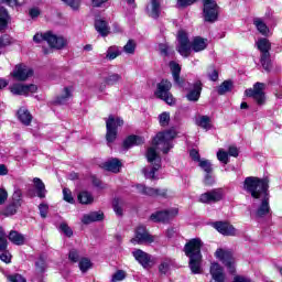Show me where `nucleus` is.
<instances>
[{
	"label": "nucleus",
	"instance_id": "f257e3e1",
	"mask_svg": "<svg viewBox=\"0 0 282 282\" xmlns=\"http://www.w3.org/2000/svg\"><path fill=\"white\" fill-rule=\"evenodd\" d=\"M177 138V132L174 129L159 132L152 141V147L147 151V160L150 164H153L152 167H144L143 175L147 180H155V172L160 171L162 167V158L158 151L163 153H169L173 149V140Z\"/></svg>",
	"mask_w": 282,
	"mask_h": 282
},
{
	"label": "nucleus",
	"instance_id": "f03ea898",
	"mask_svg": "<svg viewBox=\"0 0 282 282\" xmlns=\"http://www.w3.org/2000/svg\"><path fill=\"white\" fill-rule=\"evenodd\" d=\"M270 181L268 178H259L254 176H249L243 182V188L247 193H250L253 197V215L261 219L265 215L270 214Z\"/></svg>",
	"mask_w": 282,
	"mask_h": 282
},
{
	"label": "nucleus",
	"instance_id": "7ed1b4c3",
	"mask_svg": "<svg viewBox=\"0 0 282 282\" xmlns=\"http://www.w3.org/2000/svg\"><path fill=\"white\" fill-rule=\"evenodd\" d=\"M206 47H208V40L197 36L191 44L188 34L182 30L178 31L176 50L181 56L187 58V56H191V50L194 52H204Z\"/></svg>",
	"mask_w": 282,
	"mask_h": 282
},
{
	"label": "nucleus",
	"instance_id": "20e7f679",
	"mask_svg": "<svg viewBox=\"0 0 282 282\" xmlns=\"http://www.w3.org/2000/svg\"><path fill=\"white\" fill-rule=\"evenodd\" d=\"M33 41L34 43L46 41L50 47H53L54 50H63V47L67 45V39L53 34L52 31H48L44 34H35L33 36Z\"/></svg>",
	"mask_w": 282,
	"mask_h": 282
},
{
	"label": "nucleus",
	"instance_id": "39448f33",
	"mask_svg": "<svg viewBox=\"0 0 282 282\" xmlns=\"http://www.w3.org/2000/svg\"><path fill=\"white\" fill-rule=\"evenodd\" d=\"M256 45L259 52H261L260 63L263 69H265V72H270V50H272V44L270 43V40L261 37L256 42Z\"/></svg>",
	"mask_w": 282,
	"mask_h": 282
},
{
	"label": "nucleus",
	"instance_id": "423d86ee",
	"mask_svg": "<svg viewBox=\"0 0 282 282\" xmlns=\"http://www.w3.org/2000/svg\"><path fill=\"white\" fill-rule=\"evenodd\" d=\"M124 124V120L120 117L109 116L106 120V140L108 144L116 142V138H118V127H122Z\"/></svg>",
	"mask_w": 282,
	"mask_h": 282
},
{
	"label": "nucleus",
	"instance_id": "0eeeda50",
	"mask_svg": "<svg viewBox=\"0 0 282 282\" xmlns=\"http://www.w3.org/2000/svg\"><path fill=\"white\" fill-rule=\"evenodd\" d=\"M171 87H173V84H171V82L167 79H162L156 86V98L164 100L166 105H175V97H173V94H171Z\"/></svg>",
	"mask_w": 282,
	"mask_h": 282
},
{
	"label": "nucleus",
	"instance_id": "6e6552de",
	"mask_svg": "<svg viewBox=\"0 0 282 282\" xmlns=\"http://www.w3.org/2000/svg\"><path fill=\"white\" fill-rule=\"evenodd\" d=\"M177 215H180V209L177 207H171L169 209L153 213L150 216V219L155 224H169V221H173Z\"/></svg>",
	"mask_w": 282,
	"mask_h": 282
},
{
	"label": "nucleus",
	"instance_id": "1a4fd4ad",
	"mask_svg": "<svg viewBox=\"0 0 282 282\" xmlns=\"http://www.w3.org/2000/svg\"><path fill=\"white\" fill-rule=\"evenodd\" d=\"M203 17L207 23H215L219 17V6L215 0H203Z\"/></svg>",
	"mask_w": 282,
	"mask_h": 282
},
{
	"label": "nucleus",
	"instance_id": "9d476101",
	"mask_svg": "<svg viewBox=\"0 0 282 282\" xmlns=\"http://www.w3.org/2000/svg\"><path fill=\"white\" fill-rule=\"evenodd\" d=\"M158 241V236H151V234L147 232V227L139 226L137 227L134 238L131 239V243H138L142 246V243H154Z\"/></svg>",
	"mask_w": 282,
	"mask_h": 282
},
{
	"label": "nucleus",
	"instance_id": "9b49d317",
	"mask_svg": "<svg viewBox=\"0 0 282 282\" xmlns=\"http://www.w3.org/2000/svg\"><path fill=\"white\" fill-rule=\"evenodd\" d=\"M202 246H204V242H202L199 238L188 240L184 247L185 256L188 257V259L202 257Z\"/></svg>",
	"mask_w": 282,
	"mask_h": 282
},
{
	"label": "nucleus",
	"instance_id": "f8f14e48",
	"mask_svg": "<svg viewBox=\"0 0 282 282\" xmlns=\"http://www.w3.org/2000/svg\"><path fill=\"white\" fill-rule=\"evenodd\" d=\"M264 89H265V84L256 83L253 85V88L246 90V95L249 98H253L257 105H265V93H263Z\"/></svg>",
	"mask_w": 282,
	"mask_h": 282
},
{
	"label": "nucleus",
	"instance_id": "ddd939ff",
	"mask_svg": "<svg viewBox=\"0 0 282 282\" xmlns=\"http://www.w3.org/2000/svg\"><path fill=\"white\" fill-rule=\"evenodd\" d=\"M224 199V188H214L199 196L200 204H217Z\"/></svg>",
	"mask_w": 282,
	"mask_h": 282
},
{
	"label": "nucleus",
	"instance_id": "4468645a",
	"mask_svg": "<svg viewBox=\"0 0 282 282\" xmlns=\"http://www.w3.org/2000/svg\"><path fill=\"white\" fill-rule=\"evenodd\" d=\"M216 259H219L226 265L228 271L234 274L235 272V258L232 257V251L226 249H218L216 251Z\"/></svg>",
	"mask_w": 282,
	"mask_h": 282
},
{
	"label": "nucleus",
	"instance_id": "2eb2a0df",
	"mask_svg": "<svg viewBox=\"0 0 282 282\" xmlns=\"http://www.w3.org/2000/svg\"><path fill=\"white\" fill-rule=\"evenodd\" d=\"M39 87L34 84L31 85H22V84H13L10 86V91L14 96H30V94H36Z\"/></svg>",
	"mask_w": 282,
	"mask_h": 282
},
{
	"label": "nucleus",
	"instance_id": "dca6fc26",
	"mask_svg": "<svg viewBox=\"0 0 282 282\" xmlns=\"http://www.w3.org/2000/svg\"><path fill=\"white\" fill-rule=\"evenodd\" d=\"M33 74L34 70H32V68H30L28 65L18 64L11 73V76L15 78V80L24 82L25 79L32 77Z\"/></svg>",
	"mask_w": 282,
	"mask_h": 282
},
{
	"label": "nucleus",
	"instance_id": "f3484780",
	"mask_svg": "<svg viewBox=\"0 0 282 282\" xmlns=\"http://www.w3.org/2000/svg\"><path fill=\"white\" fill-rule=\"evenodd\" d=\"M132 257L144 268L145 270L148 268H151L153 265V257L151 254L144 252L141 249H135L132 251Z\"/></svg>",
	"mask_w": 282,
	"mask_h": 282
},
{
	"label": "nucleus",
	"instance_id": "a211bd4d",
	"mask_svg": "<svg viewBox=\"0 0 282 282\" xmlns=\"http://www.w3.org/2000/svg\"><path fill=\"white\" fill-rule=\"evenodd\" d=\"M214 228L225 237H237V235H239L237 228H235L230 223L217 221L214 224Z\"/></svg>",
	"mask_w": 282,
	"mask_h": 282
},
{
	"label": "nucleus",
	"instance_id": "6ab92c4d",
	"mask_svg": "<svg viewBox=\"0 0 282 282\" xmlns=\"http://www.w3.org/2000/svg\"><path fill=\"white\" fill-rule=\"evenodd\" d=\"M137 188L139 193L148 195L149 197H166V189H155L153 187H147L144 185H138Z\"/></svg>",
	"mask_w": 282,
	"mask_h": 282
},
{
	"label": "nucleus",
	"instance_id": "aec40b11",
	"mask_svg": "<svg viewBox=\"0 0 282 282\" xmlns=\"http://www.w3.org/2000/svg\"><path fill=\"white\" fill-rule=\"evenodd\" d=\"M210 274L215 282H226V275L224 274V268L217 262H213L210 265Z\"/></svg>",
	"mask_w": 282,
	"mask_h": 282
},
{
	"label": "nucleus",
	"instance_id": "412c9836",
	"mask_svg": "<svg viewBox=\"0 0 282 282\" xmlns=\"http://www.w3.org/2000/svg\"><path fill=\"white\" fill-rule=\"evenodd\" d=\"M147 10L149 17H151L152 19H159L160 12H162L160 0H150Z\"/></svg>",
	"mask_w": 282,
	"mask_h": 282
},
{
	"label": "nucleus",
	"instance_id": "4be33fe9",
	"mask_svg": "<svg viewBox=\"0 0 282 282\" xmlns=\"http://www.w3.org/2000/svg\"><path fill=\"white\" fill-rule=\"evenodd\" d=\"M202 96V82H195L193 89L186 95L187 100L191 102H197Z\"/></svg>",
	"mask_w": 282,
	"mask_h": 282
},
{
	"label": "nucleus",
	"instance_id": "5701e85b",
	"mask_svg": "<svg viewBox=\"0 0 282 282\" xmlns=\"http://www.w3.org/2000/svg\"><path fill=\"white\" fill-rule=\"evenodd\" d=\"M169 67H170L171 72H172V76H173L174 83L176 85H178V87H182V83L183 82L180 78V74H182V66H180L177 64V62L172 61V62H170Z\"/></svg>",
	"mask_w": 282,
	"mask_h": 282
},
{
	"label": "nucleus",
	"instance_id": "b1692460",
	"mask_svg": "<svg viewBox=\"0 0 282 282\" xmlns=\"http://www.w3.org/2000/svg\"><path fill=\"white\" fill-rule=\"evenodd\" d=\"M33 184H34V188L36 191L37 197H40V199H45V197L47 195V189L45 188V183H43V181L41 178L34 177Z\"/></svg>",
	"mask_w": 282,
	"mask_h": 282
},
{
	"label": "nucleus",
	"instance_id": "393cba45",
	"mask_svg": "<svg viewBox=\"0 0 282 282\" xmlns=\"http://www.w3.org/2000/svg\"><path fill=\"white\" fill-rule=\"evenodd\" d=\"M140 144H144V137L130 135L123 141L124 149H131V147H140Z\"/></svg>",
	"mask_w": 282,
	"mask_h": 282
},
{
	"label": "nucleus",
	"instance_id": "a878e982",
	"mask_svg": "<svg viewBox=\"0 0 282 282\" xmlns=\"http://www.w3.org/2000/svg\"><path fill=\"white\" fill-rule=\"evenodd\" d=\"M105 219V214L102 212H93L90 214L84 215L82 221L83 224H93V221H102Z\"/></svg>",
	"mask_w": 282,
	"mask_h": 282
},
{
	"label": "nucleus",
	"instance_id": "bb28decb",
	"mask_svg": "<svg viewBox=\"0 0 282 282\" xmlns=\"http://www.w3.org/2000/svg\"><path fill=\"white\" fill-rule=\"evenodd\" d=\"M195 124L200 127V129H205V131L213 129V120L208 116H198L195 120Z\"/></svg>",
	"mask_w": 282,
	"mask_h": 282
},
{
	"label": "nucleus",
	"instance_id": "cd10ccee",
	"mask_svg": "<svg viewBox=\"0 0 282 282\" xmlns=\"http://www.w3.org/2000/svg\"><path fill=\"white\" fill-rule=\"evenodd\" d=\"M189 269L192 274H202V256L189 258Z\"/></svg>",
	"mask_w": 282,
	"mask_h": 282
},
{
	"label": "nucleus",
	"instance_id": "c85d7f7f",
	"mask_svg": "<svg viewBox=\"0 0 282 282\" xmlns=\"http://www.w3.org/2000/svg\"><path fill=\"white\" fill-rule=\"evenodd\" d=\"M122 164L118 159H112L104 164V169L106 171H110L111 173H120V169Z\"/></svg>",
	"mask_w": 282,
	"mask_h": 282
},
{
	"label": "nucleus",
	"instance_id": "c756f323",
	"mask_svg": "<svg viewBox=\"0 0 282 282\" xmlns=\"http://www.w3.org/2000/svg\"><path fill=\"white\" fill-rule=\"evenodd\" d=\"M18 118L22 124H25L29 127V124L32 122V113H30V110L25 108H20L18 111Z\"/></svg>",
	"mask_w": 282,
	"mask_h": 282
},
{
	"label": "nucleus",
	"instance_id": "7c9ffc66",
	"mask_svg": "<svg viewBox=\"0 0 282 282\" xmlns=\"http://www.w3.org/2000/svg\"><path fill=\"white\" fill-rule=\"evenodd\" d=\"M253 25L257 28L258 32L262 34V36H268L270 34V29L268 24L261 20V18H256L253 20Z\"/></svg>",
	"mask_w": 282,
	"mask_h": 282
},
{
	"label": "nucleus",
	"instance_id": "2f4dec72",
	"mask_svg": "<svg viewBox=\"0 0 282 282\" xmlns=\"http://www.w3.org/2000/svg\"><path fill=\"white\" fill-rule=\"evenodd\" d=\"M9 240L15 246H23V243H25V236L19 234V231L12 230L9 234Z\"/></svg>",
	"mask_w": 282,
	"mask_h": 282
},
{
	"label": "nucleus",
	"instance_id": "473e14b6",
	"mask_svg": "<svg viewBox=\"0 0 282 282\" xmlns=\"http://www.w3.org/2000/svg\"><path fill=\"white\" fill-rule=\"evenodd\" d=\"M96 31L102 36H107L109 34V25L105 20H96L95 21Z\"/></svg>",
	"mask_w": 282,
	"mask_h": 282
},
{
	"label": "nucleus",
	"instance_id": "72a5a7b5",
	"mask_svg": "<svg viewBox=\"0 0 282 282\" xmlns=\"http://www.w3.org/2000/svg\"><path fill=\"white\" fill-rule=\"evenodd\" d=\"M72 98V88L65 87L61 96L55 100L56 105H65Z\"/></svg>",
	"mask_w": 282,
	"mask_h": 282
},
{
	"label": "nucleus",
	"instance_id": "f704fd0d",
	"mask_svg": "<svg viewBox=\"0 0 282 282\" xmlns=\"http://www.w3.org/2000/svg\"><path fill=\"white\" fill-rule=\"evenodd\" d=\"M77 199L79 204L89 205L94 204V195L87 191H83L78 194Z\"/></svg>",
	"mask_w": 282,
	"mask_h": 282
},
{
	"label": "nucleus",
	"instance_id": "c9c22d12",
	"mask_svg": "<svg viewBox=\"0 0 282 282\" xmlns=\"http://www.w3.org/2000/svg\"><path fill=\"white\" fill-rule=\"evenodd\" d=\"M78 268H79L80 272H83V274H85V272H87L88 270H91V268H94V263L91 262V259L84 257V258H80V260L78 262Z\"/></svg>",
	"mask_w": 282,
	"mask_h": 282
},
{
	"label": "nucleus",
	"instance_id": "e433bc0d",
	"mask_svg": "<svg viewBox=\"0 0 282 282\" xmlns=\"http://www.w3.org/2000/svg\"><path fill=\"white\" fill-rule=\"evenodd\" d=\"M122 80V75L117 74V73H111L105 78L106 85L109 87H113V85H118Z\"/></svg>",
	"mask_w": 282,
	"mask_h": 282
},
{
	"label": "nucleus",
	"instance_id": "4c0bfd02",
	"mask_svg": "<svg viewBox=\"0 0 282 282\" xmlns=\"http://www.w3.org/2000/svg\"><path fill=\"white\" fill-rule=\"evenodd\" d=\"M8 21H10V15L6 8L0 7V30H6L8 28Z\"/></svg>",
	"mask_w": 282,
	"mask_h": 282
},
{
	"label": "nucleus",
	"instance_id": "58836bf2",
	"mask_svg": "<svg viewBox=\"0 0 282 282\" xmlns=\"http://www.w3.org/2000/svg\"><path fill=\"white\" fill-rule=\"evenodd\" d=\"M138 47V44L135 43L134 40H129L126 45L123 46L122 51L124 54L128 56H133L135 54V48Z\"/></svg>",
	"mask_w": 282,
	"mask_h": 282
},
{
	"label": "nucleus",
	"instance_id": "ea45409f",
	"mask_svg": "<svg viewBox=\"0 0 282 282\" xmlns=\"http://www.w3.org/2000/svg\"><path fill=\"white\" fill-rule=\"evenodd\" d=\"M171 265H173L172 259L170 258L163 259L161 264L159 265L160 274H169V270H171Z\"/></svg>",
	"mask_w": 282,
	"mask_h": 282
},
{
	"label": "nucleus",
	"instance_id": "a19ab883",
	"mask_svg": "<svg viewBox=\"0 0 282 282\" xmlns=\"http://www.w3.org/2000/svg\"><path fill=\"white\" fill-rule=\"evenodd\" d=\"M20 206L21 205L14 202L9 204L3 212L4 217H12V215H17V210H19Z\"/></svg>",
	"mask_w": 282,
	"mask_h": 282
},
{
	"label": "nucleus",
	"instance_id": "79ce46f5",
	"mask_svg": "<svg viewBox=\"0 0 282 282\" xmlns=\"http://www.w3.org/2000/svg\"><path fill=\"white\" fill-rule=\"evenodd\" d=\"M122 54V51L118 46H110L107 51L106 58L109 61H115V58H118Z\"/></svg>",
	"mask_w": 282,
	"mask_h": 282
},
{
	"label": "nucleus",
	"instance_id": "37998d69",
	"mask_svg": "<svg viewBox=\"0 0 282 282\" xmlns=\"http://www.w3.org/2000/svg\"><path fill=\"white\" fill-rule=\"evenodd\" d=\"M12 202L18 204V206H22L23 204V192L19 187H14V192L12 195Z\"/></svg>",
	"mask_w": 282,
	"mask_h": 282
},
{
	"label": "nucleus",
	"instance_id": "c03bdc74",
	"mask_svg": "<svg viewBox=\"0 0 282 282\" xmlns=\"http://www.w3.org/2000/svg\"><path fill=\"white\" fill-rule=\"evenodd\" d=\"M228 91H232V83L230 80H225L218 87V94H219V96H224V94H228Z\"/></svg>",
	"mask_w": 282,
	"mask_h": 282
},
{
	"label": "nucleus",
	"instance_id": "a18cd8bd",
	"mask_svg": "<svg viewBox=\"0 0 282 282\" xmlns=\"http://www.w3.org/2000/svg\"><path fill=\"white\" fill-rule=\"evenodd\" d=\"M159 122H160L161 127H169V123L171 122V113L162 112L159 116Z\"/></svg>",
	"mask_w": 282,
	"mask_h": 282
},
{
	"label": "nucleus",
	"instance_id": "49530a36",
	"mask_svg": "<svg viewBox=\"0 0 282 282\" xmlns=\"http://www.w3.org/2000/svg\"><path fill=\"white\" fill-rule=\"evenodd\" d=\"M68 259L70 263H79L80 262V253L76 249H72L68 252Z\"/></svg>",
	"mask_w": 282,
	"mask_h": 282
},
{
	"label": "nucleus",
	"instance_id": "de8ad7c7",
	"mask_svg": "<svg viewBox=\"0 0 282 282\" xmlns=\"http://www.w3.org/2000/svg\"><path fill=\"white\" fill-rule=\"evenodd\" d=\"M8 248V235L3 230V227L0 226V250Z\"/></svg>",
	"mask_w": 282,
	"mask_h": 282
},
{
	"label": "nucleus",
	"instance_id": "09e8293b",
	"mask_svg": "<svg viewBox=\"0 0 282 282\" xmlns=\"http://www.w3.org/2000/svg\"><path fill=\"white\" fill-rule=\"evenodd\" d=\"M198 165L200 166V169H203V171H205V173H213V164H210V161L200 160Z\"/></svg>",
	"mask_w": 282,
	"mask_h": 282
},
{
	"label": "nucleus",
	"instance_id": "8fccbe9b",
	"mask_svg": "<svg viewBox=\"0 0 282 282\" xmlns=\"http://www.w3.org/2000/svg\"><path fill=\"white\" fill-rule=\"evenodd\" d=\"M121 204L122 200L120 198H115L112 202L113 210L119 217L122 216V207L120 206Z\"/></svg>",
	"mask_w": 282,
	"mask_h": 282
},
{
	"label": "nucleus",
	"instance_id": "3c124183",
	"mask_svg": "<svg viewBox=\"0 0 282 282\" xmlns=\"http://www.w3.org/2000/svg\"><path fill=\"white\" fill-rule=\"evenodd\" d=\"M207 76L215 83L219 78V73L215 69V66H210L207 70Z\"/></svg>",
	"mask_w": 282,
	"mask_h": 282
},
{
	"label": "nucleus",
	"instance_id": "603ef678",
	"mask_svg": "<svg viewBox=\"0 0 282 282\" xmlns=\"http://www.w3.org/2000/svg\"><path fill=\"white\" fill-rule=\"evenodd\" d=\"M63 197L64 202H67L68 204H74V196H72V191L67 187L63 189Z\"/></svg>",
	"mask_w": 282,
	"mask_h": 282
},
{
	"label": "nucleus",
	"instance_id": "864d4df0",
	"mask_svg": "<svg viewBox=\"0 0 282 282\" xmlns=\"http://www.w3.org/2000/svg\"><path fill=\"white\" fill-rule=\"evenodd\" d=\"M0 252H2L0 254L1 261H3L4 263H10V261L12 259V254H10V251H8V248H4L3 250H0Z\"/></svg>",
	"mask_w": 282,
	"mask_h": 282
},
{
	"label": "nucleus",
	"instance_id": "5fc2aeb1",
	"mask_svg": "<svg viewBox=\"0 0 282 282\" xmlns=\"http://www.w3.org/2000/svg\"><path fill=\"white\" fill-rule=\"evenodd\" d=\"M127 273L122 270L117 271L111 279V282L124 281Z\"/></svg>",
	"mask_w": 282,
	"mask_h": 282
},
{
	"label": "nucleus",
	"instance_id": "6e6d98bb",
	"mask_svg": "<svg viewBox=\"0 0 282 282\" xmlns=\"http://www.w3.org/2000/svg\"><path fill=\"white\" fill-rule=\"evenodd\" d=\"M217 160H219V162H223V164H228V152L224 150H218Z\"/></svg>",
	"mask_w": 282,
	"mask_h": 282
},
{
	"label": "nucleus",
	"instance_id": "4d7b16f0",
	"mask_svg": "<svg viewBox=\"0 0 282 282\" xmlns=\"http://www.w3.org/2000/svg\"><path fill=\"white\" fill-rule=\"evenodd\" d=\"M59 229L62 230V232H64V235H66V237H72V235H74V231L66 223H62L59 225Z\"/></svg>",
	"mask_w": 282,
	"mask_h": 282
},
{
	"label": "nucleus",
	"instance_id": "13d9d810",
	"mask_svg": "<svg viewBox=\"0 0 282 282\" xmlns=\"http://www.w3.org/2000/svg\"><path fill=\"white\" fill-rule=\"evenodd\" d=\"M197 2V0H177V8H188V6H193V3Z\"/></svg>",
	"mask_w": 282,
	"mask_h": 282
},
{
	"label": "nucleus",
	"instance_id": "bf43d9fd",
	"mask_svg": "<svg viewBox=\"0 0 282 282\" xmlns=\"http://www.w3.org/2000/svg\"><path fill=\"white\" fill-rule=\"evenodd\" d=\"M39 210H40V215L43 219H45V217H47V210H50V206H47V204H40L39 206Z\"/></svg>",
	"mask_w": 282,
	"mask_h": 282
},
{
	"label": "nucleus",
	"instance_id": "052dcab7",
	"mask_svg": "<svg viewBox=\"0 0 282 282\" xmlns=\"http://www.w3.org/2000/svg\"><path fill=\"white\" fill-rule=\"evenodd\" d=\"M64 3H67V6H69V8H72L73 10H78V8H80V0H63Z\"/></svg>",
	"mask_w": 282,
	"mask_h": 282
},
{
	"label": "nucleus",
	"instance_id": "680f3d73",
	"mask_svg": "<svg viewBox=\"0 0 282 282\" xmlns=\"http://www.w3.org/2000/svg\"><path fill=\"white\" fill-rule=\"evenodd\" d=\"M10 8H21L25 3V0H7Z\"/></svg>",
	"mask_w": 282,
	"mask_h": 282
},
{
	"label": "nucleus",
	"instance_id": "e2e57ef3",
	"mask_svg": "<svg viewBox=\"0 0 282 282\" xmlns=\"http://www.w3.org/2000/svg\"><path fill=\"white\" fill-rule=\"evenodd\" d=\"M8 281L10 282H26L25 278L21 274H13L8 276Z\"/></svg>",
	"mask_w": 282,
	"mask_h": 282
},
{
	"label": "nucleus",
	"instance_id": "0e129e2a",
	"mask_svg": "<svg viewBox=\"0 0 282 282\" xmlns=\"http://www.w3.org/2000/svg\"><path fill=\"white\" fill-rule=\"evenodd\" d=\"M8 202V191L6 188L0 187V206Z\"/></svg>",
	"mask_w": 282,
	"mask_h": 282
},
{
	"label": "nucleus",
	"instance_id": "69168bd1",
	"mask_svg": "<svg viewBox=\"0 0 282 282\" xmlns=\"http://www.w3.org/2000/svg\"><path fill=\"white\" fill-rule=\"evenodd\" d=\"M205 186H213L215 184V176L209 174H206L205 180H204Z\"/></svg>",
	"mask_w": 282,
	"mask_h": 282
},
{
	"label": "nucleus",
	"instance_id": "338daca9",
	"mask_svg": "<svg viewBox=\"0 0 282 282\" xmlns=\"http://www.w3.org/2000/svg\"><path fill=\"white\" fill-rule=\"evenodd\" d=\"M35 265H36L39 272H43L45 270V260L40 258V260L37 262H35Z\"/></svg>",
	"mask_w": 282,
	"mask_h": 282
},
{
	"label": "nucleus",
	"instance_id": "774afa93",
	"mask_svg": "<svg viewBox=\"0 0 282 282\" xmlns=\"http://www.w3.org/2000/svg\"><path fill=\"white\" fill-rule=\"evenodd\" d=\"M234 282H251V280L242 275H236Z\"/></svg>",
	"mask_w": 282,
	"mask_h": 282
}]
</instances>
